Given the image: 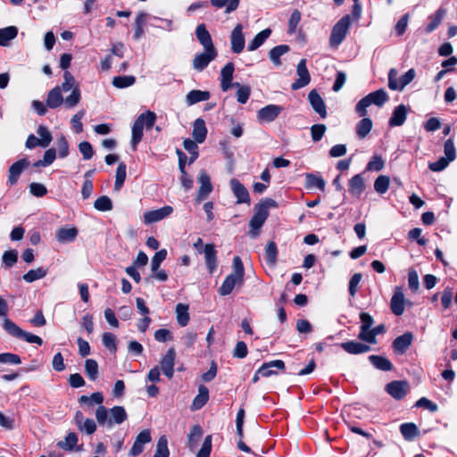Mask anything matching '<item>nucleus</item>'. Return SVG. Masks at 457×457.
<instances>
[{"label":"nucleus","mask_w":457,"mask_h":457,"mask_svg":"<svg viewBox=\"0 0 457 457\" xmlns=\"http://www.w3.org/2000/svg\"><path fill=\"white\" fill-rule=\"evenodd\" d=\"M96 419L100 426L112 428L123 423L128 419V414L123 406H114L107 409L101 405L96 411Z\"/></svg>","instance_id":"obj_1"},{"label":"nucleus","mask_w":457,"mask_h":457,"mask_svg":"<svg viewBox=\"0 0 457 457\" xmlns=\"http://www.w3.org/2000/svg\"><path fill=\"white\" fill-rule=\"evenodd\" d=\"M232 270L219 288L220 295H229L236 286H242L244 283L245 268L239 256L233 258Z\"/></svg>","instance_id":"obj_2"},{"label":"nucleus","mask_w":457,"mask_h":457,"mask_svg":"<svg viewBox=\"0 0 457 457\" xmlns=\"http://www.w3.org/2000/svg\"><path fill=\"white\" fill-rule=\"evenodd\" d=\"M156 119L157 116L154 112L146 111L141 113L134 121L130 142L134 150L137 149V145L142 140L144 128L145 127L146 129H152L156 121Z\"/></svg>","instance_id":"obj_3"},{"label":"nucleus","mask_w":457,"mask_h":457,"mask_svg":"<svg viewBox=\"0 0 457 457\" xmlns=\"http://www.w3.org/2000/svg\"><path fill=\"white\" fill-rule=\"evenodd\" d=\"M64 81L61 86V93L71 91V95L65 98L64 105L68 109L77 106L81 99V93L79 85L73 75L70 71H65L63 74Z\"/></svg>","instance_id":"obj_4"},{"label":"nucleus","mask_w":457,"mask_h":457,"mask_svg":"<svg viewBox=\"0 0 457 457\" xmlns=\"http://www.w3.org/2000/svg\"><path fill=\"white\" fill-rule=\"evenodd\" d=\"M352 24L351 16H343L332 28L329 37V45L332 48H337L346 37Z\"/></svg>","instance_id":"obj_5"},{"label":"nucleus","mask_w":457,"mask_h":457,"mask_svg":"<svg viewBox=\"0 0 457 457\" xmlns=\"http://www.w3.org/2000/svg\"><path fill=\"white\" fill-rule=\"evenodd\" d=\"M398 71L396 69L392 68L388 72V87L391 90L402 91L409 85L415 78L416 71L414 69H410L407 72L397 79Z\"/></svg>","instance_id":"obj_6"},{"label":"nucleus","mask_w":457,"mask_h":457,"mask_svg":"<svg viewBox=\"0 0 457 457\" xmlns=\"http://www.w3.org/2000/svg\"><path fill=\"white\" fill-rule=\"evenodd\" d=\"M269 216V211H266L265 206H254V214L249 222V235L252 237H256L259 235V230L264 224Z\"/></svg>","instance_id":"obj_7"},{"label":"nucleus","mask_w":457,"mask_h":457,"mask_svg":"<svg viewBox=\"0 0 457 457\" xmlns=\"http://www.w3.org/2000/svg\"><path fill=\"white\" fill-rule=\"evenodd\" d=\"M198 183L200 184L197 195L195 197L196 203H201L206 199L213 190V186L211 182V178L204 170H200L197 176Z\"/></svg>","instance_id":"obj_8"},{"label":"nucleus","mask_w":457,"mask_h":457,"mask_svg":"<svg viewBox=\"0 0 457 457\" xmlns=\"http://www.w3.org/2000/svg\"><path fill=\"white\" fill-rule=\"evenodd\" d=\"M218 55L216 48L204 49L193 59V67L197 71H203Z\"/></svg>","instance_id":"obj_9"},{"label":"nucleus","mask_w":457,"mask_h":457,"mask_svg":"<svg viewBox=\"0 0 457 457\" xmlns=\"http://www.w3.org/2000/svg\"><path fill=\"white\" fill-rule=\"evenodd\" d=\"M244 27L242 24L238 23L232 29L230 34V45L231 51L234 54H240L243 52L245 45V34L243 32Z\"/></svg>","instance_id":"obj_10"},{"label":"nucleus","mask_w":457,"mask_h":457,"mask_svg":"<svg viewBox=\"0 0 457 457\" xmlns=\"http://www.w3.org/2000/svg\"><path fill=\"white\" fill-rule=\"evenodd\" d=\"M296 73L298 76V79L292 84V89L297 90L300 89L305 86H307L310 83L311 76L309 73V71L306 66V60L302 59L296 68Z\"/></svg>","instance_id":"obj_11"},{"label":"nucleus","mask_w":457,"mask_h":457,"mask_svg":"<svg viewBox=\"0 0 457 457\" xmlns=\"http://www.w3.org/2000/svg\"><path fill=\"white\" fill-rule=\"evenodd\" d=\"M175 359V349L170 347L160 361V368L162 369V373L169 378H171L174 374Z\"/></svg>","instance_id":"obj_12"},{"label":"nucleus","mask_w":457,"mask_h":457,"mask_svg":"<svg viewBox=\"0 0 457 457\" xmlns=\"http://www.w3.org/2000/svg\"><path fill=\"white\" fill-rule=\"evenodd\" d=\"M409 389V385L406 381L403 380H395L388 383L386 386V391L395 399L401 400L403 399Z\"/></svg>","instance_id":"obj_13"},{"label":"nucleus","mask_w":457,"mask_h":457,"mask_svg":"<svg viewBox=\"0 0 457 457\" xmlns=\"http://www.w3.org/2000/svg\"><path fill=\"white\" fill-rule=\"evenodd\" d=\"M173 212V208L170 205L163 206L157 210L148 211L144 213V222L151 224L158 222L164 218L170 216Z\"/></svg>","instance_id":"obj_14"},{"label":"nucleus","mask_w":457,"mask_h":457,"mask_svg":"<svg viewBox=\"0 0 457 457\" xmlns=\"http://www.w3.org/2000/svg\"><path fill=\"white\" fill-rule=\"evenodd\" d=\"M283 108L276 104H269L259 110L257 119L261 122L273 121L282 112Z\"/></svg>","instance_id":"obj_15"},{"label":"nucleus","mask_w":457,"mask_h":457,"mask_svg":"<svg viewBox=\"0 0 457 457\" xmlns=\"http://www.w3.org/2000/svg\"><path fill=\"white\" fill-rule=\"evenodd\" d=\"M230 187L237 197V204H250V195L246 187L237 179H230Z\"/></svg>","instance_id":"obj_16"},{"label":"nucleus","mask_w":457,"mask_h":457,"mask_svg":"<svg viewBox=\"0 0 457 457\" xmlns=\"http://www.w3.org/2000/svg\"><path fill=\"white\" fill-rule=\"evenodd\" d=\"M151 433L149 429L141 431L136 437L134 444L129 451L130 456H137L144 451V445L151 442Z\"/></svg>","instance_id":"obj_17"},{"label":"nucleus","mask_w":457,"mask_h":457,"mask_svg":"<svg viewBox=\"0 0 457 457\" xmlns=\"http://www.w3.org/2000/svg\"><path fill=\"white\" fill-rule=\"evenodd\" d=\"M405 298L401 287H396L390 301V309L396 316H401L404 312Z\"/></svg>","instance_id":"obj_18"},{"label":"nucleus","mask_w":457,"mask_h":457,"mask_svg":"<svg viewBox=\"0 0 457 457\" xmlns=\"http://www.w3.org/2000/svg\"><path fill=\"white\" fill-rule=\"evenodd\" d=\"M408 112L409 108L404 104H399L398 106H396L394 109L392 116L388 120V125L392 128L400 127L403 125L407 119Z\"/></svg>","instance_id":"obj_19"},{"label":"nucleus","mask_w":457,"mask_h":457,"mask_svg":"<svg viewBox=\"0 0 457 457\" xmlns=\"http://www.w3.org/2000/svg\"><path fill=\"white\" fill-rule=\"evenodd\" d=\"M204 261L206 267L211 274H212L218 266L217 251L214 245L207 244L204 247Z\"/></svg>","instance_id":"obj_20"},{"label":"nucleus","mask_w":457,"mask_h":457,"mask_svg":"<svg viewBox=\"0 0 457 457\" xmlns=\"http://www.w3.org/2000/svg\"><path fill=\"white\" fill-rule=\"evenodd\" d=\"M235 71V65L233 62H228L220 71V87L222 91L226 92L230 87H232L233 84V73Z\"/></svg>","instance_id":"obj_21"},{"label":"nucleus","mask_w":457,"mask_h":457,"mask_svg":"<svg viewBox=\"0 0 457 457\" xmlns=\"http://www.w3.org/2000/svg\"><path fill=\"white\" fill-rule=\"evenodd\" d=\"M413 340V335L411 332H405L402 336L397 337L393 341V348L398 353H404L411 346Z\"/></svg>","instance_id":"obj_22"},{"label":"nucleus","mask_w":457,"mask_h":457,"mask_svg":"<svg viewBox=\"0 0 457 457\" xmlns=\"http://www.w3.org/2000/svg\"><path fill=\"white\" fill-rule=\"evenodd\" d=\"M308 98H309L310 104H311L312 107L313 108V110L317 113H319L322 119L326 118V116H327L326 105H325L323 99L320 96V94L316 90L313 89L309 93Z\"/></svg>","instance_id":"obj_23"},{"label":"nucleus","mask_w":457,"mask_h":457,"mask_svg":"<svg viewBox=\"0 0 457 457\" xmlns=\"http://www.w3.org/2000/svg\"><path fill=\"white\" fill-rule=\"evenodd\" d=\"M29 162L25 159H21L15 162L13 164H12L9 168L8 182L11 185L16 184L20 175L21 174L23 170L29 166Z\"/></svg>","instance_id":"obj_24"},{"label":"nucleus","mask_w":457,"mask_h":457,"mask_svg":"<svg viewBox=\"0 0 457 457\" xmlns=\"http://www.w3.org/2000/svg\"><path fill=\"white\" fill-rule=\"evenodd\" d=\"M285 362L281 360H275L269 362L263 363L259 368V373H261L262 377H270L272 375H276L277 371L275 369L279 370H285Z\"/></svg>","instance_id":"obj_25"},{"label":"nucleus","mask_w":457,"mask_h":457,"mask_svg":"<svg viewBox=\"0 0 457 457\" xmlns=\"http://www.w3.org/2000/svg\"><path fill=\"white\" fill-rule=\"evenodd\" d=\"M341 347L350 354L364 353L370 352L371 349L369 345L357 341L344 342L341 344Z\"/></svg>","instance_id":"obj_26"},{"label":"nucleus","mask_w":457,"mask_h":457,"mask_svg":"<svg viewBox=\"0 0 457 457\" xmlns=\"http://www.w3.org/2000/svg\"><path fill=\"white\" fill-rule=\"evenodd\" d=\"M195 36L204 49L215 48L212 37L204 24H199L195 29Z\"/></svg>","instance_id":"obj_27"},{"label":"nucleus","mask_w":457,"mask_h":457,"mask_svg":"<svg viewBox=\"0 0 457 457\" xmlns=\"http://www.w3.org/2000/svg\"><path fill=\"white\" fill-rule=\"evenodd\" d=\"M64 101L65 99L62 97L61 93V87L56 86L49 91L46 99V105L49 108L55 109L64 104Z\"/></svg>","instance_id":"obj_28"},{"label":"nucleus","mask_w":457,"mask_h":457,"mask_svg":"<svg viewBox=\"0 0 457 457\" xmlns=\"http://www.w3.org/2000/svg\"><path fill=\"white\" fill-rule=\"evenodd\" d=\"M78 235L76 228H60L56 230L55 237L62 244L71 243L75 240Z\"/></svg>","instance_id":"obj_29"},{"label":"nucleus","mask_w":457,"mask_h":457,"mask_svg":"<svg viewBox=\"0 0 457 457\" xmlns=\"http://www.w3.org/2000/svg\"><path fill=\"white\" fill-rule=\"evenodd\" d=\"M206 135L207 129L204 120L201 118L196 119L194 122L192 132L194 139L195 140V142L201 144L205 140Z\"/></svg>","instance_id":"obj_30"},{"label":"nucleus","mask_w":457,"mask_h":457,"mask_svg":"<svg viewBox=\"0 0 457 457\" xmlns=\"http://www.w3.org/2000/svg\"><path fill=\"white\" fill-rule=\"evenodd\" d=\"M365 189L364 179L361 174L354 175L349 181V193L359 197Z\"/></svg>","instance_id":"obj_31"},{"label":"nucleus","mask_w":457,"mask_h":457,"mask_svg":"<svg viewBox=\"0 0 457 457\" xmlns=\"http://www.w3.org/2000/svg\"><path fill=\"white\" fill-rule=\"evenodd\" d=\"M210 96L209 91L191 90L186 96V103L187 105H193L199 102L207 101Z\"/></svg>","instance_id":"obj_32"},{"label":"nucleus","mask_w":457,"mask_h":457,"mask_svg":"<svg viewBox=\"0 0 457 457\" xmlns=\"http://www.w3.org/2000/svg\"><path fill=\"white\" fill-rule=\"evenodd\" d=\"M18 35V29L15 26H9L0 29V46H7L10 42Z\"/></svg>","instance_id":"obj_33"},{"label":"nucleus","mask_w":457,"mask_h":457,"mask_svg":"<svg viewBox=\"0 0 457 457\" xmlns=\"http://www.w3.org/2000/svg\"><path fill=\"white\" fill-rule=\"evenodd\" d=\"M208 399H209L208 388L204 385H200L198 386V394L193 400L192 409L193 410L201 409L207 403Z\"/></svg>","instance_id":"obj_34"},{"label":"nucleus","mask_w":457,"mask_h":457,"mask_svg":"<svg viewBox=\"0 0 457 457\" xmlns=\"http://www.w3.org/2000/svg\"><path fill=\"white\" fill-rule=\"evenodd\" d=\"M369 361L378 370L389 371L393 369L392 362L386 357L380 355H370Z\"/></svg>","instance_id":"obj_35"},{"label":"nucleus","mask_w":457,"mask_h":457,"mask_svg":"<svg viewBox=\"0 0 457 457\" xmlns=\"http://www.w3.org/2000/svg\"><path fill=\"white\" fill-rule=\"evenodd\" d=\"M270 34L271 29H265L255 35V37L249 42L247 46L248 51H254L259 48L267 40Z\"/></svg>","instance_id":"obj_36"},{"label":"nucleus","mask_w":457,"mask_h":457,"mask_svg":"<svg viewBox=\"0 0 457 457\" xmlns=\"http://www.w3.org/2000/svg\"><path fill=\"white\" fill-rule=\"evenodd\" d=\"M203 436V429L199 425H195L188 435L187 437V446L191 451H194Z\"/></svg>","instance_id":"obj_37"},{"label":"nucleus","mask_w":457,"mask_h":457,"mask_svg":"<svg viewBox=\"0 0 457 457\" xmlns=\"http://www.w3.org/2000/svg\"><path fill=\"white\" fill-rule=\"evenodd\" d=\"M373 123L370 118L362 117V119L356 124V134L359 138H364L370 132Z\"/></svg>","instance_id":"obj_38"},{"label":"nucleus","mask_w":457,"mask_h":457,"mask_svg":"<svg viewBox=\"0 0 457 457\" xmlns=\"http://www.w3.org/2000/svg\"><path fill=\"white\" fill-rule=\"evenodd\" d=\"M400 432L405 440L411 441L419 435V428L414 423H403Z\"/></svg>","instance_id":"obj_39"},{"label":"nucleus","mask_w":457,"mask_h":457,"mask_svg":"<svg viewBox=\"0 0 457 457\" xmlns=\"http://www.w3.org/2000/svg\"><path fill=\"white\" fill-rule=\"evenodd\" d=\"M289 51L287 45H279L271 48L269 52L270 61L277 66L281 64L280 57Z\"/></svg>","instance_id":"obj_40"},{"label":"nucleus","mask_w":457,"mask_h":457,"mask_svg":"<svg viewBox=\"0 0 457 457\" xmlns=\"http://www.w3.org/2000/svg\"><path fill=\"white\" fill-rule=\"evenodd\" d=\"M306 187L308 188H318L320 190L325 189V180L320 176L313 173H306Z\"/></svg>","instance_id":"obj_41"},{"label":"nucleus","mask_w":457,"mask_h":457,"mask_svg":"<svg viewBox=\"0 0 457 457\" xmlns=\"http://www.w3.org/2000/svg\"><path fill=\"white\" fill-rule=\"evenodd\" d=\"M210 2L216 8L226 7L225 12L230 13L238 8L240 0H210Z\"/></svg>","instance_id":"obj_42"},{"label":"nucleus","mask_w":457,"mask_h":457,"mask_svg":"<svg viewBox=\"0 0 457 457\" xmlns=\"http://www.w3.org/2000/svg\"><path fill=\"white\" fill-rule=\"evenodd\" d=\"M367 96L371 101V104H373L377 106H382L389 98L387 93L383 88L371 92Z\"/></svg>","instance_id":"obj_43"},{"label":"nucleus","mask_w":457,"mask_h":457,"mask_svg":"<svg viewBox=\"0 0 457 457\" xmlns=\"http://www.w3.org/2000/svg\"><path fill=\"white\" fill-rule=\"evenodd\" d=\"M445 10L443 8H439L432 16L429 17L430 21L426 27V31L430 33L434 31L442 22L445 15Z\"/></svg>","instance_id":"obj_44"},{"label":"nucleus","mask_w":457,"mask_h":457,"mask_svg":"<svg viewBox=\"0 0 457 457\" xmlns=\"http://www.w3.org/2000/svg\"><path fill=\"white\" fill-rule=\"evenodd\" d=\"M176 316L178 323L181 327H185L189 322L188 305L184 303H178L176 306Z\"/></svg>","instance_id":"obj_45"},{"label":"nucleus","mask_w":457,"mask_h":457,"mask_svg":"<svg viewBox=\"0 0 457 457\" xmlns=\"http://www.w3.org/2000/svg\"><path fill=\"white\" fill-rule=\"evenodd\" d=\"M103 402H104V396H103L102 393H100V392L93 393L89 396L81 395L79 398V403L80 404H87L88 406H92L94 404H98L99 406H101V405H103L102 404Z\"/></svg>","instance_id":"obj_46"},{"label":"nucleus","mask_w":457,"mask_h":457,"mask_svg":"<svg viewBox=\"0 0 457 457\" xmlns=\"http://www.w3.org/2000/svg\"><path fill=\"white\" fill-rule=\"evenodd\" d=\"M47 270L43 267H39L35 270H29L23 275L22 278L28 283H32L37 279L45 278Z\"/></svg>","instance_id":"obj_47"},{"label":"nucleus","mask_w":457,"mask_h":457,"mask_svg":"<svg viewBox=\"0 0 457 457\" xmlns=\"http://www.w3.org/2000/svg\"><path fill=\"white\" fill-rule=\"evenodd\" d=\"M85 373L89 380L95 381L98 378V364L93 359H87L85 361Z\"/></svg>","instance_id":"obj_48"},{"label":"nucleus","mask_w":457,"mask_h":457,"mask_svg":"<svg viewBox=\"0 0 457 457\" xmlns=\"http://www.w3.org/2000/svg\"><path fill=\"white\" fill-rule=\"evenodd\" d=\"M37 134L39 137L38 139L41 143V147H47L53 140V137L50 130L44 125H40L37 127Z\"/></svg>","instance_id":"obj_49"},{"label":"nucleus","mask_w":457,"mask_h":457,"mask_svg":"<svg viewBox=\"0 0 457 457\" xmlns=\"http://www.w3.org/2000/svg\"><path fill=\"white\" fill-rule=\"evenodd\" d=\"M126 164L124 162L119 163L117 170H116V175H115V183H114V189L119 191L126 179Z\"/></svg>","instance_id":"obj_50"},{"label":"nucleus","mask_w":457,"mask_h":457,"mask_svg":"<svg viewBox=\"0 0 457 457\" xmlns=\"http://www.w3.org/2000/svg\"><path fill=\"white\" fill-rule=\"evenodd\" d=\"M77 443L78 436L75 433L71 432L66 436L64 440L58 442L57 445L63 450L71 451L75 448Z\"/></svg>","instance_id":"obj_51"},{"label":"nucleus","mask_w":457,"mask_h":457,"mask_svg":"<svg viewBox=\"0 0 457 457\" xmlns=\"http://www.w3.org/2000/svg\"><path fill=\"white\" fill-rule=\"evenodd\" d=\"M168 440L165 436H162L157 442L156 451L154 457H169Z\"/></svg>","instance_id":"obj_52"},{"label":"nucleus","mask_w":457,"mask_h":457,"mask_svg":"<svg viewBox=\"0 0 457 457\" xmlns=\"http://www.w3.org/2000/svg\"><path fill=\"white\" fill-rule=\"evenodd\" d=\"M232 87H237V99L240 104H245L250 96L251 89L248 86H241L238 82L233 84Z\"/></svg>","instance_id":"obj_53"},{"label":"nucleus","mask_w":457,"mask_h":457,"mask_svg":"<svg viewBox=\"0 0 457 457\" xmlns=\"http://www.w3.org/2000/svg\"><path fill=\"white\" fill-rule=\"evenodd\" d=\"M136 81L134 76H118L112 79V85L117 88H124L132 86Z\"/></svg>","instance_id":"obj_54"},{"label":"nucleus","mask_w":457,"mask_h":457,"mask_svg":"<svg viewBox=\"0 0 457 457\" xmlns=\"http://www.w3.org/2000/svg\"><path fill=\"white\" fill-rule=\"evenodd\" d=\"M94 207L100 212L111 211L112 209V202L110 197L103 195L95 201Z\"/></svg>","instance_id":"obj_55"},{"label":"nucleus","mask_w":457,"mask_h":457,"mask_svg":"<svg viewBox=\"0 0 457 457\" xmlns=\"http://www.w3.org/2000/svg\"><path fill=\"white\" fill-rule=\"evenodd\" d=\"M389 178L385 175L378 177L374 182V189L378 194H385L389 187Z\"/></svg>","instance_id":"obj_56"},{"label":"nucleus","mask_w":457,"mask_h":457,"mask_svg":"<svg viewBox=\"0 0 457 457\" xmlns=\"http://www.w3.org/2000/svg\"><path fill=\"white\" fill-rule=\"evenodd\" d=\"M3 328L4 329L9 333L10 335H12V337H15L17 338H19L21 337V331L22 329L21 328H19L13 321H12L10 319L8 318H4V322H3Z\"/></svg>","instance_id":"obj_57"},{"label":"nucleus","mask_w":457,"mask_h":457,"mask_svg":"<svg viewBox=\"0 0 457 457\" xmlns=\"http://www.w3.org/2000/svg\"><path fill=\"white\" fill-rule=\"evenodd\" d=\"M278 248L275 242L270 241L265 248V256L268 263L273 265L277 261Z\"/></svg>","instance_id":"obj_58"},{"label":"nucleus","mask_w":457,"mask_h":457,"mask_svg":"<svg viewBox=\"0 0 457 457\" xmlns=\"http://www.w3.org/2000/svg\"><path fill=\"white\" fill-rule=\"evenodd\" d=\"M56 145L58 148V155L60 158H65L69 155V143L65 137V136L61 135L56 139Z\"/></svg>","instance_id":"obj_59"},{"label":"nucleus","mask_w":457,"mask_h":457,"mask_svg":"<svg viewBox=\"0 0 457 457\" xmlns=\"http://www.w3.org/2000/svg\"><path fill=\"white\" fill-rule=\"evenodd\" d=\"M166 256L167 251L165 249H162L156 252L151 260V271H157L161 266V263L165 260Z\"/></svg>","instance_id":"obj_60"},{"label":"nucleus","mask_w":457,"mask_h":457,"mask_svg":"<svg viewBox=\"0 0 457 457\" xmlns=\"http://www.w3.org/2000/svg\"><path fill=\"white\" fill-rule=\"evenodd\" d=\"M103 345L108 348L111 352L116 353L117 345H116V337L115 335L105 332L102 337Z\"/></svg>","instance_id":"obj_61"},{"label":"nucleus","mask_w":457,"mask_h":457,"mask_svg":"<svg viewBox=\"0 0 457 457\" xmlns=\"http://www.w3.org/2000/svg\"><path fill=\"white\" fill-rule=\"evenodd\" d=\"M0 362L4 364L19 365L21 360L18 354L12 353H0Z\"/></svg>","instance_id":"obj_62"},{"label":"nucleus","mask_w":457,"mask_h":457,"mask_svg":"<svg viewBox=\"0 0 457 457\" xmlns=\"http://www.w3.org/2000/svg\"><path fill=\"white\" fill-rule=\"evenodd\" d=\"M445 157L453 162L456 157V149L452 138L447 139L444 145Z\"/></svg>","instance_id":"obj_63"},{"label":"nucleus","mask_w":457,"mask_h":457,"mask_svg":"<svg viewBox=\"0 0 457 457\" xmlns=\"http://www.w3.org/2000/svg\"><path fill=\"white\" fill-rule=\"evenodd\" d=\"M2 259L5 267L11 268L17 262L18 253L15 250L6 251L4 253Z\"/></svg>","instance_id":"obj_64"}]
</instances>
